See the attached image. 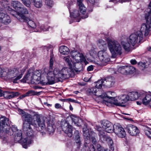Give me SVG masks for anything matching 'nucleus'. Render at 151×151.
<instances>
[{"label":"nucleus","instance_id":"0e129e2a","mask_svg":"<svg viewBox=\"0 0 151 151\" xmlns=\"http://www.w3.org/2000/svg\"><path fill=\"white\" fill-rule=\"evenodd\" d=\"M131 63L133 65H134L137 63V62L135 59H132L130 60Z\"/></svg>","mask_w":151,"mask_h":151},{"label":"nucleus","instance_id":"680f3d73","mask_svg":"<svg viewBox=\"0 0 151 151\" xmlns=\"http://www.w3.org/2000/svg\"><path fill=\"white\" fill-rule=\"evenodd\" d=\"M55 107L57 109H59L61 108L62 106L60 104L57 103L55 104Z\"/></svg>","mask_w":151,"mask_h":151},{"label":"nucleus","instance_id":"f03ea898","mask_svg":"<svg viewBox=\"0 0 151 151\" xmlns=\"http://www.w3.org/2000/svg\"><path fill=\"white\" fill-rule=\"evenodd\" d=\"M34 113L33 116L35 117V119L33 120V123L23 122L22 129L26 136L24 137L25 141L23 140L24 143L28 142L30 144L32 139L35 137L31 125L36 128L37 130L41 131L45 129V120L41 119L40 115L37 113Z\"/></svg>","mask_w":151,"mask_h":151},{"label":"nucleus","instance_id":"412c9836","mask_svg":"<svg viewBox=\"0 0 151 151\" xmlns=\"http://www.w3.org/2000/svg\"><path fill=\"white\" fill-rule=\"evenodd\" d=\"M129 100L134 101L137 99L140 96V94L137 91H132L128 94Z\"/></svg>","mask_w":151,"mask_h":151},{"label":"nucleus","instance_id":"c03bdc74","mask_svg":"<svg viewBox=\"0 0 151 151\" xmlns=\"http://www.w3.org/2000/svg\"><path fill=\"white\" fill-rule=\"evenodd\" d=\"M19 95V93L18 92H9V99L17 96Z\"/></svg>","mask_w":151,"mask_h":151},{"label":"nucleus","instance_id":"f8f14e48","mask_svg":"<svg viewBox=\"0 0 151 151\" xmlns=\"http://www.w3.org/2000/svg\"><path fill=\"white\" fill-rule=\"evenodd\" d=\"M19 114L21 115L23 122L33 123L32 116L22 109L18 110Z\"/></svg>","mask_w":151,"mask_h":151},{"label":"nucleus","instance_id":"58836bf2","mask_svg":"<svg viewBox=\"0 0 151 151\" xmlns=\"http://www.w3.org/2000/svg\"><path fill=\"white\" fill-rule=\"evenodd\" d=\"M127 66V75L132 74L135 71V68L133 66Z\"/></svg>","mask_w":151,"mask_h":151},{"label":"nucleus","instance_id":"3c124183","mask_svg":"<svg viewBox=\"0 0 151 151\" xmlns=\"http://www.w3.org/2000/svg\"><path fill=\"white\" fill-rule=\"evenodd\" d=\"M9 91H5L4 92L2 91V96H3L4 97L7 99H9Z\"/></svg>","mask_w":151,"mask_h":151},{"label":"nucleus","instance_id":"ddd939ff","mask_svg":"<svg viewBox=\"0 0 151 151\" xmlns=\"http://www.w3.org/2000/svg\"><path fill=\"white\" fill-rule=\"evenodd\" d=\"M113 131L120 137L124 138L126 135L124 129L119 124H114Z\"/></svg>","mask_w":151,"mask_h":151},{"label":"nucleus","instance_id":"a211bd4d","mask_svg":"<svg viewBox=\"0 0 151 151\" xmlns=\"http://www.w3.org/2000/svg\"><path fill=\"white\" fill-rule=\"evenodd\" d=\"M83 136L85 142V146L86 147V144H89L90 142L91 134H90L89 130L87 127L83 128Z\"/></svg>","mask_w":151,"mask_h":151},{"label":"nucleus","instance_id":"1a4fd4ad","mask_svg":"<svg viewBox=\"0 0 151 151\" xmlns=\"http://www.w3.org/2000/svg\"><path fill=\"white\" fill-rule=\"evenodd\" d=\"M9 119L4 116L0 117V131L8 133L10 129Z\"/></svg>","mask_w":151,"mask_h":151},{"label":"nucleus","instance_id":"79ce46f5","mask_svg":"<svg viewBox=\"0 0 151 151\" xmlns=\"http://www.w3.org/2000/svg\"><path fill=\"white\" fill-rule=\"evenodd\" d=\"M1 22L5 24H7L11 22L10 17L7 15H6L2 21H1Z\"/></svg>","mask_w":151,"mask_h":151},{"label":"nucleus","instance_id":"9b49d317","mask_svg":"<svg viewBox=\"0 0 151 151\" xmlns=\"http://www.w3.org/2000/svg\"><path fill=\"white\" fill-rule=\"evenodd\" d=\"M19 12L17 13L16 18L21 22H23L28 20V18L26 17L24 14H28V11L25 7H21Z\"/></svg>","mask_w":151,"mask_h":151},{"label":"nucleus","instance_id":"052dcab7","mask_svg":"<svg viewBox=\"0 0 151 151\" xmlns=\"http://www.w3.org/2000/svg\"><path fill=\"white\" fill-rule=\"evenodd\" d=\"M93 66L92 65L89 66L87 68V70L88 71H92L93 70Z\"/></svg>","mask_w":151,"mask_h":151},{"label":"nucleus","instance_id":"13d9d810","mask_svg":"<svg viewBox=\"0 0 151 151\" xmlns=\"http://www.w3.org/2000/svg\"><path fill=\"white\" fill-rule=\"evenodd\" d=\"M89 151H95V150L94 148V146L92 145H90V146L89 147Z\"/></svg>","mask_w":151,"mask_h":151},{"label":"nucleus","instance_id":"2f4dec72","mask_svg":"<svg viewBox=\"0 0 151 151\" xmlns=\"http://www.w3.org/2000/svg\"><path fill=\"white\" fill-rule=\"evenodd\" d=\"M127 66H124L120 67L118 69V72L127 75Z\"/></svg>","mask_w":151,"mask_h":151},{"label":"nucleus","instance_id":"bf43d9fd","mask_svg":"<svg viewBox=\"0 0 151 151\" xmlns=\"http://www.w3.org/2000/svg\"><path fill=\"white\" fill-rule=\"evenodd\" d=\"M40 28L41 30L44 31H47L48 30V28H47V27L44 25H42L41 27Z\"/></svg>","mask_w":151,"mask_h":151},{"label":"nucleus","instance_id":"7ed1b4c3","mask_svg":"<svg viewBox=\"0 0 151 151\" xmlns=\"http://www.w3.org/2000/svg\"><path fill=\"white\" fill-rule=\"evenodd\" d=\"M66 62L68 64L69 68H64L60 70L57 69V71H55L56 77L57 78L65 79L70 77L73 75V70L76 71H78V68L75 66L76 65H72L71 62L70 60V57L67 56L63 58Z\"/></svg>","mask_w":151,"mask_h":151},{"label":"nucleus","instance_id":"e2e57ef3","mask_svg":"<svg viewBox=\"0 0 151 151\" xmlns=\"http://www.w3.org/2000/svg\"><path fill=\"white\" fill-rule=\"evenodd\" d=\"M33 139H32V140H31V143H30V144L31 143H32V141H33ZM22 143H24V144L23 145V147L25 148H26L27 147V145H26V144H29L28 143V142H26V143H24L23 142H22Z\"/></svg>","mask_w":151,"mask_h":151},{"label":"nucleus","instance_id":"aec40b11","mask_svg":"<svg viewBox=\"0 0 151 151\" xmlns=\"http://www.w3.org/2000/svg\"><path fill=\"white\" fill-rule=\"evenodd\" d=\"M127 40H122L121 43L124 49L127 52H129L131 50V45L129 41L127 42Z\"/></svg>","mask_w":151,"mask_h":151},{"label":"nucleus","instance_id":"c756f323","mask_svg":"<svg viewBox=\"0 0 151 151\" xmlns=\"http://www.w3.org/2000/svg\"><path fill=\"white\" fill-rule=\"evenodd\" d=\"M71 117L72 121L78 127L81 126V123L82 121L78 117L74 115H72Z\"/></svg>","mask_w":151,"mask_h":151},{"label":"nucleus","instance_id":"bb28decb","mask_svg":"<svg viewBox=\"0 0 151 151\" xmlns=\"http://www.w3.org/2000/svg\"><path fill=\"white\" fill-rule=\"evenodd\" d=\"M47 130L50 134L53 133L55 131L53 126H54V124L51 121H48L47 122Z\"/></svg>","mask_w":151,"mask_h":151},{"label":"nucleus","instance_id":"c9c22d12","mask_svg":"<svg viewBox=\"0 0 151 151\" xmlns=\"http://www.w3.org/2000/svg\"><path fill=\"white\" fill-rule=\"evenodd\" d=\"M12 4L13 7L15 9H20L22 6L21 3L17 1H13Z\"/></svg>","mask_w":151,"mask_h":151},{"label":"nucleus","instance_id":"338daca9","mask_svg":"<svg viewBox=\"0 0 151 151\" xmlns=\"http://www.w3.org/2000/svg\"><path fill=\"white\" fill-rule=\"evenodd\" d=\"M113 144H109V145L110 147V148L111 149V150L112 151H113L114 150V147L113 146Z\"/></svg>","mask_w":151,"mask_h":151},{"label":"nucleus","instance_id":"20e7f679","mask_svg":"<svg viewBox=\"0 0 151 151\" xmlns=\"http://www.w3.org/2000/svg\"><path fill=\"white\" fill-rule=\"evenodd\" d=\"M108 46L112 54V57L115 58L117 55H121L122 48L120 43L117 41L107 39Z\"/></svg>","mask_w":151,"mask_h":151},{"label":"nucleus","instance_id":"09e8293b","mask_svg":"<svg viewBox=\"0 0 151 151\" xmlns=\"http://www.w3.org/2000/svg\"><path fill=\"white\" fill-rule=\"evenodd\" d=\"M98 44L99 46H100L101 45L103 46L106 45V42L101 39H100L98 40Z\"/></svg>","mask_w":151,"mask_h":151},{"label":"nucleus","instance_id":"2eb2a0df","mask_svg":"<svg viewBox=\"0 0 151 151\" xmlns=\"http://www.w3.org/2000/svg\"><path fill=\"white\" fill-rule=\"evenodd\" d=\"M98 55L100 60L103 63H106L110 60V56L105 51H100L99 52Z\"/></svg>","mask_w":151,"mask_h":151},{"label":"nucleus","instance_id":"4d7b16f0","mask_svg":"<svg viewBox=\"0 0 151 151\" xmlns=\"http://www.w3.org/2000/svg\"><path fill=\"white\" fill-rule=\"evenodd\" d=\"M7 15V14L3 13H0V19L2 21L4 18L5 17L6 15Z\"/></svg>","mask_w":151,"mask_h":151},{"label":"nucleus","instance_id":"39448f33","mask_svg":"<svg viewBox=\"0 0 151 151\" xmlns=\"http://www.w3.org/2000/svg\"><path fill=\"white\" fill-rule=\"evenodd\" d=\"M25 71L24 69H23L22 70L18 68H14L9 70L8 72L6 73V76L7 78L13 80V83H15L17 81L22 77Z\"/></svg>","mask_w":151,"mask_h":151},{"label":"nucleus","instance_id":"423d86ee","mask_svg":"<svg viewBox=\"0 0 151 151\" xmlns=\"http://www.w3.org/2000/svg\"><path fill=\"white\" fill-rule=\"evenodd\" d=\"M115 83V79L112 77H107L103 79L99 80L97 82L96 87L101 88L102 85L105 87L110 88L113 87Z\"/></svg>","mask_w":151,"mask_h":151},{"label":"nucleus","instance_id":"864d4df0","mask_svg":"<svg viewBox=\"0 0 151 151\" xmlns=\"http://www.w3.org/2000/svg\"><path fill=\"white\" fill-rule=\"evenodd\" d=\"M97 147L98 151H109L108 150H105L102 147H101L100 145L99 144H98L97 145Z\"/></svg>","mask_w":151,"mask_h":151},{"label":"nucleus","instance_id":"8fccbe9b","mask_svg":"<svg viewBox=\"0 0 151 151\" xmlns=\"http://www.w3.org/2000/svg\"><path fill=\"white\" fill-rule=\"evenodd\" d=\"M6 75V72L4 71L1 68H0V77H5Z\"/></svg>","mask_w":151,"mask_h":151},{"label":"nucleus","instance_id":"5fc2aeb1","mask_svg":"<svg viewBox=\"0 0 151 151\" xmlns=\"http://www.w3.org/2000/svg\"><path fill=\"white\" fill-rule=\"evenodd\" d=\"M96 2V0H87V2L88 5L93 6Z\"/></svg>","mask_w":151,"mask_h":151},{"label":"nucleus","instance_id":"f257e3e1","mask_svg":"<svg viewBox=\"0 0 151 151\" xmlns=\"http://www.w3.org/2000/svg\"><path fill=\"white\" fill-rule=\"evenodd\" d=\"M147 11L148 12L147 14L145 13V16L146 23L141 25L140 31L132 33L128 38V41L132 46L142 41L143 39V35L147 36L151 32V9H147Z\"/></svg>","mask_w":151,"mask_h":151},{"label":"nucleus","instance_id":"f3484780","mask_svg":"<svg viewBox=\"0 0 151 151\" xmlns=\"http://www.w3.org/2000/svg\"><path fill=\"white\" fill-rule=\"evenodd\" d=\"M126 129L129 134L133 136H136L139 133V131L137 128L131 124L127 125Z\"/></svg>","mask_w":151,"mask_h":151},{"label":"nucleus","instance_id":"ea45409f","mask_svg":"<svg viewBox=\"0 0 151 151\" xmlns=\"http://www.w3.org/2000/svg\"><path fill=\"white\" fill-rule=\"evenodd\" d=\"M36 94L35 92L32 90H30L28 91L25 93L24 95L20 97V98L22 99L26 96H32V95H35Z\"/></svg>","mask_w":151,"mask_h":151},{"label":"nucleus","instance_id":"393cba45","mask_svg":"<svg viewBox=\"0 0 151 151\" xmlns=\"http://www.w3.org/2000/svg\"><path fill=\"white\" fill-rule=\"evenodd\" d=\"M142 102L145 105L149 104L151 107V95L148 94L146 95L142 99Z\"/></svg>","mask_w":151,"mask_h":151},{"label":"nucleus","instance_id":"cd10ccee","mask_svg":"<svg viewBox=\"0 0 151 151\" xmlns=\"http://www.w3.org/2000/svg\"><path fill=\"white\" fill-rule=\"evenodd\" d=\"M108 102L116 106H120L122 105L120 96H116L114 98L113 100L108 101Z\"/></svg>","mask_w":151,"mask_h":151},{"label":"nucleus","instance_id":"72a5a7b5","mask_svg":"<svg viewBox=\"0 0 151 151\" xmlns=\"http://www.w3.org/2000/svg\"><path fill=\"white\" fill-rule=\"evenodd\" d=\"M95 129L99 132V135L101 138H102V137H104V135L105 134L102 128L101 127L96 126L95 127Z\"/></svg>","mask_w":151,"mask_h":151},{"label":"nucleus","instance_id":"37998d69","mask_svg":"<svg viewBox=\"0 0 151 151\" xmlns=\"http://www.w3.org/2000/svg\"><path fill=\"white\" fill-rule=\"evenodd\" d=\"M34 5L37 8H39L41 7L42 4V0H40L39 1H36V0H33Z\"/></svg>","mask_w":151,"mask_h":151},{"label":"nucleus","instance_id":"b1692460","mask_svg":"<svg viewBox=\"0 0 151 151\" xmlns=\"http://www.w3.org/2000/svg\"><path fill=\"white\" fill-rule=\"evenodd\" d=\"M83 0H77V4L79 6L81 12L83 14H84L86 12V9L82 3Z\"/></svg>","mask_w":151,"mask_h":151},{"label":"nucleus","instance_id":"49530a36","mask_svg":"<svg viewBox=\"0 0 151 151\" xmlns=\"http://www.w3.org/2000/svg\"><path fill=\"white\" fill-rule=\"evenodd\" d=\"M45 3L46 5L49 8L52 7L53 5V2L52 0H45Z\"/></svg>","mask_w":151,"mask_h":151},{"label":"nucleus","instance_id":"5701e85b","mask_svg":"<svg viewBox=\"0 0 151 151\" xmlns=\"http://www.w3.org/2000/svg\"><path fill=\"white\" fill-rule=\"evenodd\" d=\"M11 130L13 131V132H15V137L16 139H17V138L16 137L18 138L17 139L19 140H21L22 142H24V141L23 140H24V138L23 139H22V132L21 130H17V128L15 127H13L11 129Z\"/></svg>","mask_w":151,"mask_h":151},{"label":"nucleus","instance_id":"7c9ffc66","mask_svg":"<svg viewBox=\"0 0 151 151\" xmlns=\"http://www.w3.org/2000/svg\"><path fill=\"white\" fill-rule=\"evenodd\" d=\"M73 138L77 143L80 144L81 139L80 134L78 131L76 130L74 133Z\"/></svg>","mask_w":151,"mask_h":151},{"label":"nucleus","instance_id":"a19ab883","mask_svg":"<svg viewBox=\"0 0 151 151\" xmlns=\"http://www.w3.org/2000/svg\"><path fill=\"white\" fill-rule=\"evenodd\" d=\"M144 130L145 134L151 139V129L148 127H145Z\"/></svg>","mask_w":151,"mask_h":151},{"label":"nucleus","instance_id":"dca6fc26","mask_svg":"<svg viewBox=\"0 0 151 151\" xmlns=\"http://www.w3.org/2000/svg\"><path fill=\"white\" fill-rule=\"evenodd\" d=\"M102 128L108 133H111L114 130V126L113 124L108 121L102 122Z\"/></svg>","mask_w":151,"mask_h":151},{"label":"nucleus","instance_id":"6ab92c4d","mask_svg":"<svg viewBox=\"0 0 151 151\" xmlns=\"http://www.w3.org/2000/svg\"><path fill=\"white\" fill-rule=\"evenodd\" d=\"M41 74L38 71L33 72V75L31 80V82L34 84H37L40 79Z\"/></svg>","mask_w":151,"mask_h":151},{"label":"nucleus","instance_id":"a878e982","mask_svg":"<svg viewBox=\"0 0 151 151\" xmlns=\"http://www.w3.org/2000/svg\"><path fill=\"white\" fill-rule=\"evenodd\" d=\"M96 88H91L88 89L87 91V93L88 95H92V94H94L96 96H97L96 95V94L99 95V91H97V88L99 89L98 88L96 87Z\"/></svg>","mask_w":151,"mask_h":151},{"label":"nucleus","instance_id":"4be33fe9","mask_svg":"<svg viewBox=\"0 0 151 151\" xmlns=\"http://www.w3.org/2000/svg\"><path fill=\"white\" fill-rule=\"evenodd\" d=\"M33 75V70L32 69L29 70L26 75L22 79V81L23 82H26L27 80L31 81Z\"/></svg>","mask_w":151,"mask_h":151},{"label":"nucleus","instance_id":"f704fd0d","mask_svg":"<svg viewBox=\"0 0 151 151\" xmlns=\"http://www.w3.org/2000/svg\"><path fill=\"white\" fill-rule=\"evenodd\" d=\"M120 96L121 104H124L129 100L128 95H123Z\"/></svg>","mask_w":151,"mask_h":151},{"label":"nucleus","instance_id":"4468645a","mask_svg":"<svg viewBox=\"0 0 151 151\" xmlns=\"http://www.w3.org/2000/svg\"><path fill=\"white\" fill-rule=\"evenodd\" d=\"M98 97H101L102 99H105V101H107V102L108 101L113 100L114 98L116 96V93L114 92H107L104 94L102 95H98L96 94Z\"/></svg>","mask_w":151,"mask_h":151},{"label":"nucleus","instance_id":"6e6552de","mask_svg":"<svg viewBox=\"0 0 151 151\" xmlns=\"http://www.w3.org/2000/svg\"><path fill=\"white\" fill-rule=\"evenodd\" d=\"M71 56L73 58V62L70 61L72 63V65H76L75 66L78 68V66L80 62L84 61L85 58L83 55L77 51H72L71 52ZM81 65V64H79Z\"/></svg>","mask_w":151,"mask_h":151},{"label":"nucleus","instance_id":"473e14b6","mask_svg":"<svg viewBox=\"0 0 151 151\" xmlns=\"http://www.w3.org/2000/svg\"><path fill=\"white\" fill-rule=\"evenodd\" d=\"M91 142L94 145L96 144L97 143V141L96 137H97V135L96 134L95 132L92 131H91Z\"/></svg>","mask_w":151,"mask_h":151},{"label":"nucleus","instance_id":"774afa93","mask_svg":"<svg viewBox=\"0 0 151 151\" xmlns=\"http://www.w3.org/2000/svg\"><path fill=\"white\" fill-rule=\"evenodd\" d=\"M33 88L35 89H39V88H42L40 86H33Z\"/></svg>","mask_w":151,"mask_h":151},{"label":"nucleus","instance_id":"6e6d98bb","mask_svg":"<svg viewBox=\"0 0 151 151\" xmlns=\"http://www.w3.org/2000/svg\"><path fill=\"white\" fill-rule=\"evenodd\" d=\"M53 64V60L52 59V56H50V69H52V67Z\"/></svg>","mask_w":151,"mask_h":151},{"label":"nucleus","instance_id":"c85d7f7f","mask_svg":"<svg viewBox=\"0 0 151 151\" xmlns=\"http://www.w3.org/2000/svg\"><path fill=\"white\" fill-rule=\"evenodd\" d=\"M59 51L61 54L63 55H68L70 52L69 48L64 45L60 47Z\"/></svg>","mask_w":151,"mask_h":151},{"label":"nucleus","instance_id":"9d476101","mask_svg":"<svg viewBox=\"0 0 151 151\" xmlns=\"http://www.w3.org/2000/svg\"><path fill=\"white\" fill-rule=\"evenodd\" d=\"M60 127L63 131L70 137L73 135L72 126L66 120H62L60 123Z\"/></svg>","mask_w":151,"mask_h":151},{"label":"nucleus","instance_id":"a18cd8bd","mask_svg":"<svg viewBox=\"0 0 151 151\" xmlns=\"http://www.w3.org/2000/svg\"><path fill=\"white\" fill-rule=\"evenodd\" d=\"M70 16L73 17L74 18H76L78 17L79 16V11L77 10H75L73 12H70Z\"/></svg>","mask_w":151,"mask_h":151},{"label":"nucleus","instance_id":"4c0bfd02","mask_svg":"<svg viewBox=\"0 0 151 151\" xmlns=\"http://www.w3.org/2000/svg\"><path fill=\"white\" fill-rule=\"evenodd\" d=\"M24 22H26L28 26L31 28H35L36 27V25L34 22L32 20L28 18V20Z\"/></svg>","mask_w":151,"mask_h":151},{"label":"nucleus","instance_id":"e433bc0d","mask_svg":"<svg viewBox=\"0 0 151 151\" xmlns=\"http://www.w3.org/2000/svg\"><path fill=\"white\" fill-rule=\"evenodd\" d=\"M104 137H102L104 140L106 141L109 144H113V142L112 139L110 137L106 135L105 134L104 135Z\"/></svg>","mask_w":151,"mask_h":151},{"label":"nucleus","instance_id":"69168bd1","mask_svg":"<svg viewBox=\"0 0 151 151\" xmlns=\"http://www.w3.org/2000/svg\"><path fill=\"white\" fill-rule=\"evenodd\" d=\"M67 100L68 101H70L72 102H76V101L75 100L70 98L68 99H67Z\"/></svg>","mask_w":151,"mask_h":151},{"label":"nucleus","instance_id":"603ef678","mask_svg":"<svg viewBox=\"0 0 151 151\" xmlns=\"http://www.w3.org/2000/svg\"><path fill=\"white\" fill-rule=\"evenodd\" d=\"M146 63L144 62H139L138 63V65L140 67H142L144 68H146L147 67V66L146 65Z\"/></svg>","mask_w":151,"mask_h":151},{"label":"nucleus","instance_id":"de8ad7c7","mask_svg":"<svg viewBox=\"0 0 151 151\" xmlns=\"http://www.w3.org/2000/svg\"><path fill=\"white\" fill-rule=\"evenodd\" d=\"M22 3L26 6L30 7L31 2L30 0H21Z\"/></svg>","mask_w":151,"mask_h":151},{"label":"nucleus","instance_id":"0eeeda50","mask_svg":"<svg viewBox=\"0 0 151 151\" xmlns=\"http://www.w3.org/2000/svg\"><path fill=\"white\" fill-rule=\"evenodd\" d=\"M55 71H57V69H55L53 72L50 71L47 73V81L45 80L42 81L40 82V83L42 85H45L48 84H52L54 83L57 81L58 79L56 77V74Z\"/></svg>","mask_w":151,"mask_h":151}]
</instances>
